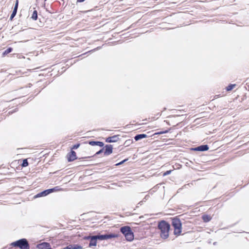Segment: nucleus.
Listing matches in <instances>:
<instances>
[{"mask_svg":"<svg viewBox=\"0 0 249 249\" xmlns=\"http://www.w3.org/2000/svg\"><path fill=\"white\" fill-rule=\"evenodd\" d=\"M158 228L160 231L161 238L164 239H167L169 237V231L170 229V224L166 221L162 220L159 222Z\"/></svg>","mask_w":249,"mask_h":249,"instance_id":"nucleus-1","label":"nucleus"},{"mask_svg":"<svg viewBox=\"0 0 249 249\" xmlns=\"http://www.w3.org/2000/svg\"><path fill=\"white\" fill-rule=\"evenodd\" d=\"M172 226L174 227V234L178 236L181 234L182 231V223L180 219L178 216L171 218Z\"/></svg>","mask_w":249,"mask_h":249,"instance_id":"nucleus-2","label":"nucleus"},{"mask_svg":"<svg viewBox=\"0 0 249 249\" xmlns=\"http://www.w3.org/2000/svg\"><path fill=\"white\" fill-rule=\"evenodd\" d=\"M121 232L124 236L127 241L131 242L134 240V234L131 228L129 226H124L120 229Z\"/></svg>","mask_w":249,"mask_h":249,"instance_id":"nucleus-3","label":"nucleus"},{"mask_svg":"<svg viewBox=\"0 0 249 249\" xmlns=\"http://www.w3.org/2000/svg\"><path fill=\"white\" fill-rule=\"evenodd\" d=\"M97 239L99 240H105L111 238H117L119 236V234L107 232L104 234H98L95 235Z\"/></svg>","mask_w":249,"mask_h":249,"instance_id":"nucleus-4","label":"nucleus"},{"mask_svg":"<svg viewBox=\"0 0 249 249\" xmlns=\"http://www.w3.org/2000/svg\"><path fill=\"white\" fill-rule=\"evenodd\" d=\"M18 248L20 249H30V245L26 238L18 240Z\"/></svg>","mask_w":249,"mask_h":249,"instance_id":"nucleus-5","label":"nucleus"},{"mask_svg":"<svg viewBox=\"0 0 249 249\" xmlns=\"http://www.w3.org/2000/svg\"><path fill=\"white\" fill-rule=\"evenodd\" d=\"M67 160L68 162H72L74 161V160L78 159H79L80 158H78L76 156V152L73 151V150H71V151L68 153L67 155Z\"/></svg>","mask_w":249,"mask_h":249,"instance_id":"nucleus-6","label":"nucleus"},{"mask_svg":"<svg viewBox=\"0 0 249 249\" xmlns=\"http://www.w3.org/2000/svg\"><path fill=\"white\" fill-rule=\"evenodd\" d=\"M104 148V155L108 156L113 152V146L111 144H106L103 147Z\"/></svg>","mask_w":249,"mask_h":249,"instance_id":"nucleus-7","label":"nucleus"},{"mask_svg":"<svg viewBox=\"0 0 249 249\" xmlns=\"http://www.w3.org/2000/svg\"><path fill=\"white\" fill-rule=\"evenodd\" d=\"M119 136V135H115L113 136L107 137L106 138L105 142L107 143L117 142L120 140Z\"/></svg>","mask_w":249,"mask_h":249,"instance_id":"nucleus-8","label":"nucleus"},{"mask_svg":"<svg viewBox=\"0 0 249 249\" xmlns=\"http://www.w3.org/2000/svg\"><path fill=\"white\" fill-rule=\"evenodd\" d=\"M36 248L38 249H52L50 244L46 242H43L37 244Z\"/></svg>","mask_w":249,"mask_h":249,"instance_id":"nucleus-9","label":"nucleus"},{"mask_svg":"<svg viewBox=\"0 0 249 249\" xmlns=\"http://www.w3.org/2000/svg\"><path fill=\"white\" fill-rule=\"evenodd\" d=\"M194 160L196 164H194V166L192 167V169L198 171H201L202 169V166L200 163L198 162L199 161V160L197 158H196Z\"/></svg>","mask_w":249,"mask_h":249,"instance_id":"nucleus-10","label":"nucleus"},{"mask_svg":"<svg viewBox=\"0 0 249 249\" xmlns=\"http://www.w3.org/2000/svg\"><path fill=\"white\" fill-rule=\"evenodd\" d=\"M150 136H149L147 134H137L135 136V137H134V140H135V141H138L139 140H141L142 139H144V138H147V137H150Z\"/></svg>","mask_w":249,"mask_h":249,"instance_id":"nucleus-11","label":"nucleus"},{"mask_svg":"<svg viewBox=\"0 0 249 249\" xmlns=\"http://www.w3.org/2000/svg\"><path fill=\"white\" fill-rule=\"evenodd\" d=\"M82 246L78 244H70L63 249H82Z\"/></svg>","mask_w":249,"mask_h":249,"instance_id":"nucleus-12","label":"nucleus"},{"mask_svg":"<svg viewBox=\"0 0 249 249\" xmlns=\"http://www.w3.org/2000/svg\"><path fill=\"white\" fill-rule=\"evenodd\" d=\"M97 239L96 236L95 235H93L92 236V238L89 240V247H95L97 245Z\"/></svg>","mask_w":249,"mask_h":249,"instance_id":"nucleus-13","label":"nucleus"},{"mask_svg":"<svg viewBox=\"0 0 249 249\" xmlns=\"http://www.w3.org/2000/svg\"><path fill=\"white\" fill-rule=\"evenodd\" d=\"M104 148H102L99 151H98L97 152H96V153L94 155H93V156H88V157H83L79 158V160H85L86 159L93 157L95 156L99 155L104 152Z\"/></svg>","mask_w":249,"mask_h":249,"instance_id":"nucleus-14","label":"nucleus"},{"mask_svg":"<svg viewBox=\"0 0 249 249\" xmlns=\"http://www.w3.org/2000/svg\"><path fill=\"white\" fill-rule=\"evenodd\" d=\"M212 216L209 214H204L203 215V222H208L211 221L212 219Z\"/></svg>","mask_w":249,"mask_h":249,"instance_id":"nucleus-15","label":"nucleus"},{"mask_svg":"<svg viewBox=\"0 0 249 249\" xmlns=\"http://www.w3.org/2000/svg\"><path fill=\"white\" fill-rule=\"evenodd\" d=\"M29 165V163L27 159H23L21 161L20 165L22 167H25L28 166Z\"/></svg>","mask_w":249,"mask_h":249,"instance_id":"nucleus-16","label":"nucleus"},{"mask_svg":"<svg viewBox=\"0 0 249 249\" xmlns=\"http://www.w3.org/2000/svg\"><path fill=\"white\" fill-rule=\"evenodd\" d=\"M13 48L12 47H8L6 50H5L3 53H2V56H4L6 55L7 54L10 53L13 51Z\"/></svg>","mask_w":249,"mask_h":249,"instance_id":"nucleus-17","label":"nucleus"},{"mask_svg":"<svg viewBox=\"0 0 249 249\" xmlns=\"http://www.w3.org/2000/svg\"><path fill=\"white\" fill-rule=\"evenodd\" d=\"M34 20H36L38 18L37 11L34 10L31 18Z\"/></svg>","mask_w":249,"mask_h":249,"instance_id":"nucleus-18","label":"nucleus"},{"mask_svg":"<svg viewBox=\"0 0 249 249\" xmlns=\"http://www.w3.org/2000/svg\"><path fill=\"white\" fill-rule=\"evenodd\" d=\"M191 150L192 151H202V144L198 146L193 147L191 148Z\"/></svg>","mask_w":249,"mask_h":249,"instance_id":"nucleus-19","label":"nucleus"},{"mask_svg":"<svg viewBox=\"0 0 249 249\" xmlns=\"http://www.w3.org/2000/svg\"><path fill=\"white\" fill-rule=\"evenodd\" d=\"M170 130H171V128H170L167 130H164V131H159V132L155 133L153 135L154 136V135L165 134V133H168Z\"/></svg>","mask_w":249,"mask_h":249,"instance_id":"nucleus-20","label":"nucleus"},{"mask_svg":"<svg viewBox=\"0 0 249 249\" xmlns=\"http://www.w3.org/2000/svg\"><path fill=\"white\" fill-rule=\"evenodd\" d=\"M236 85L235 84H230L226 88V89L227 91H229L231 90L234 88H235L236 87Z\"/></svg>","mask_w":249,"mask_h":249,"instance_id":"nucleus-21","label":"nucleus"},{"mask_svg":"<svg viewBox=\"0 0 249 249\" xmlns=\"http://www.w3.org/2000/svg\"><path fill=\"white\" fill-rule=\"evenodd\" d=\"M85 143L89 144L92 146H95L96 145L97 141L94 140H89L88 141L86 142Z\"/></svg>","mask_w":249,"mask_h":249,"instance_id":"nucleus-22","label":"nucleus"},{"mask_svg":"<svg viewBox=\"0 0 249 249\" xmlns=\"http://www.w3.org/2000/svg\"><path fill=\"white\" fill-rule=\"evenodd\" d=\"M17 13V10L13 9L12 13L10 16L9 20H12L13 18L16 16Z\"/></svg>","mask_w":249,"mask_h":249,"instance_id":"nucleus-23","label":"nucleus"},{"mask_svg":"<svg viewBox=\"0 0 249 249\" xmlns=\"http://www.w3.org/2000/svg\"><path fill=\"white\" fill-rule=\"evenodd\" d=\"M133 142V140H131V139H129V140H126L124 144L125 146H128L129 145H130L131 144H132V143Z\"/></svg>","mask_w":249,"mask_h":249,"instance_id":"nucleus-24","label":"nucleus"},{"mask_svg":"<svg viewBox=\"0 0 249 249\" xmlns=\"http://www.w3.org/2000/svg\"><path fill=\"white\" fill-rule=\"evenodd\" d=\"M51 191H52V190H50L49 189L42 191V193L43 194V196H46L49 194H51Z\"/></svg>","mask_w":249,"mask_h":249,"instance_id":"nucleus-25","label":"nucleus"},{"mask_svg":"<svg viewBox=\"0 0 249 249\" xmlns=\"http://www.w3.org/2000/svg\"><path fill=\"white\" fill-rule=\"evenodd\" d=\"M128 160V158L125 159H124V160H122L121 161H120V162H118V163H117L115 164V166H119V165H122V164H124L125 162L127 161Z\"/></svg>","mask_w":249,"mask_h":249,"instance_id":"nucleus-26","label":"nucleus"},{"mask_svg":"<svg viewBox=\"0 0 249 249\" xmlns=\"http://www.w3.org/2000/svg\"><path fill=\"white\" fill-rule=\"evenodd\" d=\"M49 190H52V191L50 192L51 193H52L54 192L58 191L60 190V189L59 188V186H56L53 188H50V189H49Z\"/></svg>","mask_w":249,"mask_h":249,"instance_id":"nucleus-27","label":"nucleus"},{"mask_svg":"<svg viewBox=\"0 0 249 249\" xmlns=\"http://www.w3.org/2000/svg\"><path fill=\"white\" fill-rule=\"evenodd\" d=\"M92 235L91 234H89V235L85 236L83 237V239L85 240H90L91 238H92Z\"/></svg>","mask_w":249,"mask_h":249,"instance_id":"nucleus-28","label":"nucleus"},{"mask_svg":"<svg viewBox=\"0 0 249 249\" xmlns=\"http://www.w3.org/2000/svg\"><path fill=\"white\" fill-rule=\"evenodd\" d=\"M96 145L97 146H99L102 148L104 147L105 146V144L103 142H100V141H97V143H96Z\"/></svg>","mask_w":249,"mask_h":249,"instance_id":"nucleus-29","label":"nucleus"},{"mask_svg":"<svg viewBox=\"0 0 249 249\" xmlns=\"http://www.w3.org/2000/svg\"><path fill=\"white\" fill-rule=\"evenodd\" d=\"M18 240L11 243V246L12 247H18Z\"/></svg>","mask_w":249,"mask_h":249,"instance_id":"nucleus-30","label":"nucleus"},{"mask_svg":"<svg viewBox=\"0 0 249 249\" xmlns=\"http://www.w3.org/2000/svg\"><path fill=\"white\" fill-rule=\"evenodd\" d=\"M80 145V144L79 143H77L74 144L72 146V147H71V150L77 149L79 147Z\"/></svg>","mask_w":249,"mask_h":249,"instance_id":"nucleus-31","label":"nucleus"},{"mask_svg":"<svg viewBox=\"0 0 249 249\" xmlns=\"http://www.w3.org/2000/svg\"><path fill=\"white\" fill-rule=\"evenodd\" d=\"M18 0H16L13 9H15V10H16L18 11Z\"/></svg>","mask_w":249,"mask_h":249,"instance_id":"nucleus-32","label":"nucleus"},{"mask_svg":"<svg viewBox=\"0 0 249 249\" xmlns=\"http://www.w3.org/2000/svg\"><path fill=\"white\" fill-rule=\"evenodd\" d=\"M171 172H172V170H171L166 171V172L163 173V176L164 177V176H167V175L170 174Z\"/></svg>","mask_w":249,"mask_h":249,"instance_id":"nucleus-33","label":"nucleus"},{"mask_svg":"<svg viewBox=\"0 0 249 249\" xmlns=\"http://www.w3.org/2000/svg\"><path fill=\"white\" fill-rule=\"evenodd\" d=\"M42 196H43V194L42 193V192L37 194L35 196V198H37V197H42Z\"/></svg>","mask_w":249,"mask_h":249,"instance_id":"nucleus-34","label":"nucleus"},{"mask_svg":"<svg viewBox=\"0 0 249 249\" xmlns=\"http://www.w3.org/2000/svg\"><path fill=\"white\" fill-rule=\"evenodd\" d=\"M18 108H16L14 109L13 110H12V111H9L8 113H9V114H12V113H14V112H16V111H18Z\"/></svg>","mask_w":249,"mask_h":249,"instance_id":"nucleus-35","label":"nucleus"},{"mask_svg":"<svg viewBox=\"0 0 249 249\" xmlns=\"http://www.w3.org/2000/svg\"><path fill=\"white\" fill-rule=\"evenodd\" d=\"M209 147L207 145H203V151L208 150Z\"/></svg>","mask_w":249,"mask_h":249,"instance_id":"nucleus-36","label":"nucleus"},{"mask_svg":"<svg viewBox=\"0 0 249 249\" xmlns=\"http://www.w3.org/2000/svg\"><path fill=\"white\" fill-rule=\"evenodd\" d=\"M77 0V2H83L84 1H85L86 0Z\"/></svg>","mask_w":249,"mask_h":249,"instance_id":"nucleus-37","label":"nucleus"},{"mask_svg":"<svg viewBox=\"0 0 249 249\" xmlns=\"http://www.w3.org/2000/svg\"><path fill=\"white\" fill-rule=\"evenodd\" d=\"M144 200H142V201H141L138 204V205H142L143 202Z\"/></svg>","mask_w":249,"mask_h":249,"instance_id":"nucleus-38","label":"nucleus"},{"mask_svg":"<svg viewBox=\"0 0 249 249\" xmlns=\"http://www.w3.org/2000/svg\"><path fill=\"white\" fill-rule=\"evenodd\" d=\"M88 53V52H87V53H83V54H82V55H85V54L87 53ZM79 56H80V55H79Z\"/></svg>","mask_w":249,"mask_h":249,"instance_id":"nucleus-39","label":"nucleus"},{"mask_svg":"<svg viewBox=\"0 0 249 249\" xmlns=\"http://www.w3.org/2000/svg\"><path fill=\"white\" fill-rule=\"evenodd\" d=\"M165 122H166L167 124H168V125H170V124H169V123H168L166 121H165Z\"/></svg>","mask_w":249,"mask_h":249,"instance_id":"nucleus-40","label":"nucleus"},{"mask_svg":"<svg viewBox=\"0 0 249 249\" xmlns=\"http://www.w3.org/2000/svg\"><path fill=\"white\" fill-rule=\"evenodd\" d=\"M166 109V107H164L163 111H164V110H165Z\"/></svg>","mask_w":249,"mask_h":249,"instance_id":"nucleus-41","label":"nucleus"},{"mask_svg":"<svg viewBox=\"0 0 249 249\" xmlns=\"http://www.w3.org/2000/svg\"><path fill=\"white\" fill-rule=\"evenodd\" d=\"M62 1H64V0H62ZM64 1H63V6H64Z\"/></svg>","mask_w":249,"mask_h":249,"instance_id":"nucleus-42","label":"nucleus"},{"mask_svg":"<svg viewBox=\"0 0 249 249\" xmlns=\"http://www.w3.org/2000/svg\"><path fill=\"white\" fill-rule=\"evenodd\" d=\"M147 195L145 196L144 198L146 199L147 198Z\"/></svg>","mask_w":249,"mask_h":249,"instance_id":"nucleus-43","label":"nucleus"},{"mask_svg":"<svg viewBox=\"0 0 249 249\" xmlns=\"http://www.w3.org/2000/svg\"><path fill=\"white\" fill-rule=\"evenodd\" d=\"M93 50H90V51H89V52H92L93 51Z\"/></svg>","mask_w":249,"mask_h":249,"instance_id":"nucleus-44","label":"nucleus"},{"mask_svg":"<svg viewBox=\"0 0 249 249\" xmlns=\"http://www.w3.org/2000/svg\"><path fill=\"white\" fill-rule=\"evenodd\" d=\"M47 0H44V1H47Z\"/></svg>","mask_w":249,"mask_h":249,"instance_id":"nucleus-45","label":"nucleus"}]
</instances>
